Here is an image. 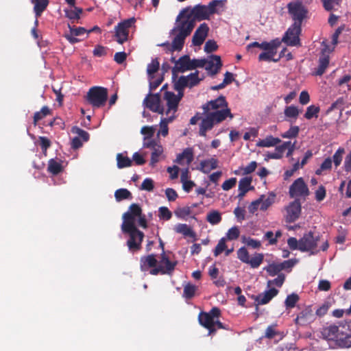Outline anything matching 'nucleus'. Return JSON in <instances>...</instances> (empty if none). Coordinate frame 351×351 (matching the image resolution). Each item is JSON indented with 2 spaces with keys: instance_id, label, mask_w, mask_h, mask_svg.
I'll return each instance as SVG.
<instances>
[{
  "instance_id": "obj_1",
  "label": "nucleus",
  "mask_w": 351,
  "mask_h": 351,
  "mask_svg": "<svg viewBox=\"0 0 351 351\" xmlns=\"http://www.w3.org/2000/svg\"><path fill=\"white\" fill-rule=\"evenodd\" d=\"M195 26L193 19L182 10L176 19L173 27L169 32L172 38L171 44L164 43L171 51H180L182 49L186 38L191 34Z\"/></svg>"
},
{
  "instance_id": "obj_2",
  "label": "nucleus",
  "mask_w": 351,
  "mask_h": 351,
  "mask_svg": "<svg viewBox=\"0 0 351 351\" xmlns=\"http://www.w3.org/2000/svg\"><path fill=\"white\" fill-rule=\"evenodd\" d=\"M319 236H313L312 232L304 234L303 237L297 240L295 237H290L287 240V244L292 250H299L301 252H310L311 254H315L317 250Z\"/></svg>"
},
{
  "instance_id": "obj_3",
  "label": "nucleus",
  "mask_w": 351,
  "mask_h": 351,
  "mask_svg": "<svg viewBox=\"0 0 351 351\" xmlns=\"http://www.w3.org/2000/svg\"><path fill=\"white\" fill-rule=\"evenodd\" d=\"M178 94L176 95L173 92L165 91L163 95V101L165 102L164 106V114L167 117L176 115L178 109V105L182 98L184 97L182 90H176Z\"/></svg>"
},
{
  "instance_id": "obj_4",
  "label": "nucleus",
  "mask_w": 351,
  "mask_h": 351,
  "mask_svg": "<svg viewBox=\"0 0 351 351\" xmlns=\"http://www.w3.org/2000/svg\"><path fill=\"white\" fill-rule=\"evenodd\" d=\"M205 77L204 74L199 75L198 71H195L194 73H191L188 75H182L178 77L173 82V88L176 90H182L186 87L190 88L197 86L199 83L202 81Z\"/></svg>"
},
{
  "instance_id": "obj_5",
  "label": "nucleus",
  "mask_w": 351,
  "mask_h": 351,
  "mask_svg": "<svg viewBox=\"0 0 351 351\" xmlns=\"http://www.w3.org/2000/svg\"><path fill=\"white\" fill-rule=\"evenodd\" d=\"M107 97V89L100 86H94L90 88L86 96L88 102L95 108L104 106Z\"/></svg>"
},
{
  "instance_id": "obj_6",
  "label": "nucleus",
  "mask_w": 351,
  "mask_h": 351,
  "mask_svg": "<svg viewBox=\"0 0 351 351\" xmlns=\"http://www.w3.org/2000/svg\"><path fill=\"white\" fill-rule=\"evenodd\" d=\"M142 214L141 207L136 204H132L129 210L123 215L121 230H125L132 228H136V220Z\"/></svg>"
},
{
  "instance_id": "obj_7",
  "label": "nucleus",
  "mask_w": 351,
  "mask_h": 351,
  "mask_svg": "<svg viewBox=\"0 0 351 351\" xmlns=\"http://www.w3.org/2000/svg\"><path fill=\"white\" fill-rule=\"evenodd\" d=\"M220 315V310L217 308H213L210 312H202L199 315V322L204 328L208 330V335H211L215 332V329L213 328L214 321L217 319Z\"/></svg>"
},
{
  "instance_id": "obj_8",
  "label": "nucleus",
  "mask_w": 351,
  "mask_h": 351,
  "mask_svg": "<svg viewBox=\"0 0 351 351\" xmlns=\"http://www.w3.org/2000/svg\"><path fill=\"white\" fill-rule=\"evenodd\" d=\"M280 45L281 41L279 38L271 40L269 45H265L263 51L258 56V60L277 62L280 58H275V56Z\"/></svg>"
},
{
  "instance_id": "obj_9",
  "label": "nucleus",
  "mask_w": 351,
  "mask_h": 351,
  "mask_svg": "<svg viewBox=\"0 0 351 351\" xmlns=\"http://www.w3.org/2000/svg\"><path fill=\"white\" fill-rule=\"evenodd\" d=\"M136 19L131 17L119 23L114 27L115 37L119 44H123L128 39L129 29L134 25Z\"/></svg>"
},
{
  "instance_id": "obj_10",
  "label": "nucleus",
  "mask_w": 351,
  "mask_h": 351,
  "mask_svg": "<svg viewBox=\"0 0 351 351\" xmlns=\"http://www.w3.org/2000/svg\"><path fill=\"white\" fill-rule=\"evenodd\" d=\"M122 231L124 233H128L130 236V238L127 241V245L129 250L132 252L139 250L144 237V234L136 228L126 229L125 230Z\"/></svg>"
},
{
  "instance_id": "obj_11",
  "label": "nucleus",
  "mask_w": 351,
  "mask_h": 351,
  "mask_svg": "<svg viewBox=\"0 0 351 351\" xmlns=\"http://www.w3.org/2000/svg\"><path fill=\"white\" fill-rule=\"evenodd\" d=\"M143 147L148 148L152 150L151 159L149 165L152 167L156 166V165L160 160L162 158H164V148L160 142L156 141H149L143 143Z\"/></svg>"
},
{
  "instance_id": "obj_12",
  "label": "nucleus",
  "mask_w": 351,
  "mask_h": 351,
  "mask_svg": "<svg viewBox=\"0 0 351 351\" xmlns=\"http://www.w3.org/2000/svg\"><path fill=\"white\" fill-rule=\"evenodd\" d=\"M301 33V25L298 23H293L288 28L283 38L280 40L281 43L284 42L288 46H299L300 45L299 36Z\"/></svg>"
},
{
  "instance_id": "obj_13",
  "label": "nucleus",
  "mask_w": 351,
  "mask_h": 351,
  "mask_svg": "<svg viewBox=\"0 0 351 351\" xmlns=\"http://www.w3.org/2000/svg\"><path fill=\"white\" fill-rule=\"evenodd\" d=\"M289 13L294 21L301 25L302 21L307 17L308 10L300 2H291L288 4Z\"/></svg>"
},
{
  "instance_id": "obj_14",
  "label": "nucleus",
  "mask_w": 351,
  "mask_h": 351,
  "mask_svg": "<svg viewBox=\"0 0 351 351\" xmlns=\"http://www.w3.org/2000/svg\"><path fill=\"white\" fill-rule=\"evenodd\" d=\"M289 194L291 197L298 199V197L305 198L309 195V190L302 178L296 179L289 186Z\"/></svg>"
},
{
  "instance_id": "obj_15",
  "label": "nucleus",
  "mask_w": 351,
  "mask_h": 351,
  "mask_svg": "<svg viewBox=\"0 0 351 351\" xmlns=\"http://www.w3.org/2000/svg\"><path fill=\"white\" fill-rule=\"evenodd\" d=\"M182 10L183 11H185L186 14H187L193 19L195 24L196 23L197 20L202 21L208 19L210 18L206 5L198 4L194 6L193 8L191 7H187Z\"/></svg>"
},
{
  "instance_id": "obj_16",
  "label": "nucleus",
  "mask_w": 351,
  "mask_h": 351,
  "mask_svg": "<svg viewBox=\"0 0 351 351\" xmlns=\"http://www.w3.org/2000/svg\"><path fill=\"white\" fill-rule=\"evenodd\" d=\"M143 104L154 112L161 114H164V106L160 104V95L159 93L152 94L149 92L144 99Z\"/></svg>"
},
{
  "instance_id": "obj_17",
  "label": "nucleus",
  "mask_w": 351,
  "mask_h": 351,
  "mask_svg": "<svg viewBox=\"0 0 351 351\" xmlns=\"http://www.w3.org/2000/svg\"><path fill=\"white\" fill-rule=\"evenodd\" d=\"M285 218L287 222L293 223L300 217L301 213V203L298 199L290 202L285 208Z\"/></svg>"
},
{
  "instance_id": "obj_18",
  "label": "nucleus",
  "mask_w": 351,
  "mask_h": 351,
  "mask_svg": "<svg viewBox=\"0 0 351 351\" xmlns=\"http://www.w3.org/2000/svg\"><path fill=\"white\" fill-rule=\"evenodd\" d=\"M202 60L205 61L203 68L206 70L208 75L212 76L216 75L222 66L221 58L219 56L211 55Z\"/></svg>"
},
{
  "instance_id": "obj_19",
  "label": "nucleus",
  "mask_w": 351,
  "mask_h": 351,
  "mask_svg": "<svg viewBox=\"0 0 351 351\" xmlns=\"http://www.w3.org/2000/svg\"><path fill=\"white\" fill-rule=\"evenodd\" d=\"M189 56L187 55L180 57L177 61H175V65L172 68L173 82L177 80L178 73H184L189 71Z\"/></svg>"
},
{
  "instance_id": "obj_20",
  "label": "nucleus",
  "mask_w": 351,
  "mask_h": 351,
  "mask_svg": "<svg viewBox=\"0 0 351 351\" xmlns=\"http://www.w3.org/2000/svg\"><path fill=\"white\" fill-rule=\"evenodd\" d=\"M208 31L209 27L208 25L205 23H202L195 30L193 36L192 44L194 46H200L204 42Z\"/></svg>"
},
{
  "instance_id": "obj_21",
  "label": "nucleus",
  "mask_w": 351,
  "mask_h": 351,
  "mask_svg": "<svg viewBox=\"0 0 351 351\" xmlns=\"http://www.w3.org/2000/svg\"><path fill=\"white\" fill-rule=\"evenodd\" d=\"M315 316L310 306L302 311L295 319V323L300 326H306L313 322Z\"/></svg>"
},
{
  "instance_id": "obj_22",
  "label": "nucleus",
  "mask_w": 351,
  "mask_h": 351,
  "mask_svg": "<svg viewBox=\"0 0 351 351\" xmlns=\"http://www.w3.org/2000/svg\"><path fill=\"white\" fill-rule=\"evenodd\" d=\"M225 108H228V104L223 96H219L217 99L207 102L202 106L204 112H208V111H214L217 110V109Z\"/></svg>"
},
{
  "instance_id": "obj_23",
  "label": "nucleus",
  "mask_w": 351,
  "mask_h": 351,
  "mask_svg": "<svg viewBox=\"0 0 351 351\" xmlns=\"http://www.w3.org/2000/svg\"><path fill=\"white\" fill-rule=\"evenodd\" d=\"M204 114H208V115L213 119V121L215 123H219L222 121L225 120L228 117L230 119L233 118L232 114L230 112V110L228 108L217 109V110L214 111H208V112H204Z\"/></svg>"
},
{
  "instance_id": "obj_24",
  "label": "nucleus",
  "mask_w": 351,
  "mask_h": 351,
  "mask_svg": "<svg viewBox=\"0 0 351 351\" xmlns=\"http://www.w3.org/2000/svg\"><path fill=\"white\" fill-rule=\"evenodd\" d=\"M193 149L191 147H187L182 153L177 155L174 162L180 165L189 166L193 160Z\"/></svg>"
},
{
  "instance_id": "obj_25",
  "label": "nucleus",
  "mask_w": 351,
  "mask_h": 351,
  "mask_svg": "<svg viewBox=\"0 0 351 351\" xmlns=\"http://www.w3.org/2000/svg\"><path fill=\"white\" fill-rule=\"evenodd\" d=\"M322 45H324V47L322 49V55L319 59V65L315 72V75L319 76H321L325 72L329 64V56L328 55H325L324 53L327 51H330V49H328V46L325 44L324 42L322 43Z\"/></svg>"
},
{
  "instance_id": "obj_26",
  "label": "nucleus",
  "mask_w": 351,
  "mask_h": 351,
  "mask_svg": "<svg viewBox=\"0 0 351 351\" xmlns=\"http://www.w3.org/2000/svg\"><path fill=\"white\" fill-rule=\"evenodd\" d=\"M278 293L275 288L269 289L263 293L258 295L255 298V302L257 305H263L267 304Z\"/></svg>"
},
{
  "instance_id": "obj_27",
  "label": "nucleus",
  "mask_w": 351,
  "mask_h": 351,
  "mask_svg": "<svg viewBox=\"0 0 351 351\" xmlns=\"http://www.w3.org/2000/svg\"><path fill=\"white\" fill-rule=\"evenodd\" d=\"M158 265L163 269V274H171L177 265V262L171 261L163 251L161 254Z\"/></svg>"
},
{
  "instance_id": "obj_28",
  "label": "nucleus",
  "mask_w": 351,
  "mask_h": 351,
  "mask_svg": "<svg viewBox=\"0 0 351 351\" xmlns=\"http://www.w3.org/2000/svg\"><path fill=\"white\" fill-rule=\"evenodd\" d=\"M218 167V160L216 158H211L202 160L197 169L204 173H208L211 170L217 169Z\"/></svg>"
},
{
  "instance_id": "obj_29",
  "label": "nucleus",
  "mask_w": 351,
  "mask_h": 351,
  "mask_svg": "<svg viewBox=\"0 0 351 351\" xmlns=\"http://www.w3.org/2000/svg\"><path fill=\"white\" fill-rule=\"evenodd\" d=\"M32 3L34 5V12L35 13V16L36 19L35 21V25H38V19L42 13L45 11L49 4V0H30Z\"/></svg>"
},
{
  "instance_id": "obj_30",
  "label": "nucleus",
  "mask_w": 351,
  "mask_h": 351,
  "mask_svg": "<svg viewBox=\"0 0 351 351\" xmlns=\"http://www.w3.org/2000/svg\"><path fill=\"white\" fill-rule=\"evenodd\" d=\"M276 195L273 192L269 193L267 195H262L258 198L260 201L261 210H266L271 206L275 202Z\"/></svg>"
},
{
  "instance_id": "obj_31",
  "label": "nucleus",
  "mask_w": 351,
  "mask_h": 351,
  "mask_svg": "<svg viewBox=\"0 0 351 351\" xmlns=\"http://www.w3.org/2000/svg\"><path fill=\"white\" fill-rule=\"evenodd\" d=\"M176 115H171V117H162L160 121V130L158 132L157 135H162V136H166L169 132L168 125L171 123L175 119Z\"/></svg>"
},
{
  "instance_id": "obj_32",
  "label": "nucleus",
  "mask_w": 351,
  "mask_h": 351,
  "mask_svg": "<svg viewBox=\"0 0 351 351\" xmlns=\"http://www.w3.org/2000/svg\"><path fill=\"white\" fill-rule=\"evenodd\" d=\"M157 260L154 254H149L141 258V269L143 271H147L150 267L156 265Z\"/></svg>"
},
{
  "instance_id": "obj_33",
  "label": "nucleus",
  "mask_w": 351,
  "mask_h": 351,
  "mask_svg": "<svg viewBox=\"0 0 351 351\" xmlns=\"http://www.w3.org/2000/svg\"><path fill=\"white\" fill-rule=\"evenodd\" d=\"M206 117L204 118L201 122V124L199 125V135L202 136H206V132L208 130H211L213 128V125L215 124V123L213 121V119H212L208 114H205Z\"/></svg>"
},
{
  "instance_id": "obj_34",
  "label": "nucleus",
  "mask_w": 351,
  "mask_h": 351,
  "mask_svg": "<svg viewBox=\"0 0 351 351\" xmlns=\"http://www.w3.org/2000/svg\"><path fill=\"white\" fill-rule=\"evenodd\" d=\"M341 326L339 325H330L324 329L323 334L329 339L337 338L341 335Z\"/></svg>"
},
{
  "instance_id": "obj_35",
  "label": "nucleus",
  "mask_w": 351,
  "mask_h": 351,
  "mask_svg": "<svg viewBox=\"0 0 351 351\" xmlns=\"http://www.w3.org/2000/svg\"><path fill=\"white\" fill-rule=\"evenodd\" d=\"M281 142V140L278 138L274 137L273 136H267L264 139L260 140L256 145L261 147H270L278 145Z\"/></svg>"
},
{
  "instance_id": "obj_36",
  "label": "nucleus",
  "mask_w": 351,
  "mask_h": 351,
  "mask_svg": "<svg viewBox=\"0 0 351 351\" xmlns=\"http://www.w3.org/2000/svg\"><path fill=\"white\" fill-rule=\"evenodd\" d=\"M117 161L119 169L130 167L132 164V160L124 153H120L117 155Z\"/></svg>"
},
{
  "instance_id": "obj_37",
  "label": "nucleus",
  "mask_w": 351,
  "mask_h": 351,
  "mask_svg": "<svg viewBox=\"0 0 351 351\" xmlns=\"http://www.w3.org/2000/svg\"><path fill=\"white\" fill-rule=\"evenodd\" d=\"M252 179L250 178H241L239 183V197H242L249 191Z\"/></svg>"
},
{
  "instance_id": "obj_38",
  "label": "nucleus",
  "mask_w": 351,
  "mask_h": 351,
  "mask_svg": "<svg viewBox=\"0 0 351 351\" xmlns=\"http://www.w3.org/2000/svg\"><path fill=\"white\" fill-rule=\"evenodd\" d=\"M175 230L180 234H183L185 237H195V232L193 231L191 227L185 223H179L175 227Z\"/></svg>"
},
{
  "instance_id": "obj_39",
  "label": "nucleus",
  "mask_w": 351,
  "mask_h": 351,
  "mask_svg": "<svg viewBox=\"0 0 351 351\" xmlns=\"http://www.w3.org/2000/svg\"><path fill=\"white\" fill-rule=\"evenodd\" d=\"M62 167L60 161L55 159H50L48 162L47 170L49 173L56 175L62 171Z\"/></svg>"
},
{
  "instance_id": "obj_40",
  "label": "nucleus",
  "mask_w": 351,
  "mask_h": 351,
  "mask_svg": "<svg viewBox=\"0 0 351 351\" xmlns=\"http://www.w3.org/2000/svg\"><path fill=\"white\" fill-rule=\"evenodd\" d=\"M223 5V3L221 0H213L210 1L208 5H206L210 16L215 13H218L219 8H221Z\"/></svg>"
},
{
  "instance_id": "obj_41",
  "label": "nucleus",
  "mask_w": 351,
  "mask_h": 351,
  "mask_svg": "<svg viewBox=\"0 0 351 351\" xmlns=\"http://www.w3.org/2000/svg\"><path fill=\"white\" fill-rule=\"evenodd\" d=\"M264 256L263 254L256 253L252 256L250 258L246 263L250 265L252 268H258L263 261Z\"/></svg>"
},
{
  "instance_id": "obj_42",
  "label": "nucleus",
  "mask_w": 351,
  "mask_h": 351,
  "mask_svg": "<svg viewBox=\"0 0 351 351\" xmlns=\"http://www.w3.org/2000/svg\"><path fill=\"white\" fill-rule=\"evenodd\" d=\"M156 127V126H143L141 128V133L145 136L143 138V143L149 141H154L152 138L155 132Z\"/></svg>"
},
{
  "instance_id": "obj_43",
  "label": "nucleus",
  "mask_w": 351,
  "mask_h": 351,
  "mask_svg": "<svg viewBox=\"0 0 351 351\" xmlns=\"http://www.w3.org/2000/svg\"><path fill=\"white\" fill-rule=\"evenodd\" d=\"M66 16L70 19L76 20L80 19V15L82 12V9L73 6L69 9L64 10Z\"/></svg>"
},
{
  "instance_id": "obj_44",
  "label": "nucleus",
  "mask_w": 351,
  "mask_h": 351,
  "mask_svg": "<svg viewBox=\"0 0 351 351\" xmlns=\"http://www.w3.org/2000/svg\"><path fill=\"white\" fill-rule=\"evenodd\" d=\"M197 289V287L191 284L188 283L184 287V291H183V297L186 299H191L192 298Z\"/></svg>"
},
{
  "instance_id": "obj_45",
  "label": "nucleus",
  "mask_w": 351,
  "mask_h": 351,
  "mask_svg": "<svg viewBox=\"0 0 351 351\" xmlns=\"http://www.w3.org/2000/svg\"><path fill=\"white\" fill-rule=\"evenodd\" d=\"M207 221L212 225H217L221 221V215L217 210H213L208 213Z\"/></svg>"
},
{
  "instance_id": "obj_46",
  "label": "nucleus",
  "mask_w": 351,
  "mask_h": 351,
  "mask_svg": "<svg viewBox=\"0 0 351 351\" xmlns=\"http://www.w3.org/2000/svg\"><path fill=\"white\" fill-rule=\"evenodd\" d=\"M265 269L269 276H275L283 270V267L280 263H272L269 265Z\"/></svg>"
},
{
  "instance_id": "obj_47",
  "label": "nucleus",
  "mask_w": 351,
  "mask_h": 351,
  "mask_svg": "<svg viewBox=\"0 0 351 351\" xmlns=\"http://www.w3.org/2000/svg\"><path fill=\"white\" fill-rule=\"evenodd\" d=\"M339 326L341 327V335L351 337V320L339 322Z\"/></svg>"
},
{
  "instance_id": "obj_48",
  "label": "nucleus",
  "mask_w": 351,
  "mask_h": 351,
  "mask_svg": "<svg viewBox=\"0 0 351 351\" xmlns=\"http://www.w3.org/2000/svg\"><path fill=\"white\" fill-rule=\"evenodd\" d=\"M299 300V296L296 293H291L290 295H288L285 301V305L287 308H293L298 301Z\"/></svg>"
},
{
  "instance_id": "obj_49",
  "label": "nucleus",
  "mask_w": 351,
  "mask_h": 351,
  "mask_svg": "<svg viewBox=\"0 0 351 351\" xmlns=\"http://www.w3.org/2000/svg\"><path fill=\"white\" fill-rule=\"evenodd\" d=\"M319 112V107L314 105L309 106L306 108V111L304 114V117L306 119H311L313 117L317 118Z\"/></svg>"
},
{
  "instance_id": "obj_50",
  "label": "nucleus",
  "mask_w": 351,
  "mask_h": 351,
  "mask_svg": "<svg viewBox=\"0 0 351 351\" xmlns=\"http://www.w3.org/2000/svg\"><path fill=\"white\" fill-rule=\"evenodd\" d=\"M345 153V149L343 147H339L332 156V162H333L335 166L337 167L340 165L342 161L343 155Z\"/></svg>"
},
{
  "instance_id": "obj_51",
  "label": "nucleus",
  "mask_w": 351,
  "mask_h": 351,
  "mask_svg": "<svg viewBox=\"0 0 351 351\" xmlns=\"http://www.w3.org/2000/svg\"><path fill=\"white\" fill-rule=\"evenodd\" d=\"M285 151L280 145L276 147L274 152H268L266 158L268 159H280L283 156Z\"/></svg>"
},
{
  "instance_id": "obj_52",
  "label": "nucleus",
  "mask_w": 351,
  "mask_h": 351,
  "mask_svg": "<svg viewBox=\"0 0 351 351\" xmlns=\"http://www.w3.org/2000/svg\"><path fill=\"white\" fill-rule=\"evenodd\" d=\"M159 69V62L157 59L152 60L151 63L147 65V73L149 77H153L154 74Z\"/></svg>"
},
{
  "instance_id": "obj_53",
  "label": "nucleus",
  "mask_w": 351,
  "mask_h": 351,
  "mask_svg": "<svg viewBox=\"0 0 351 351\" xmlns=\"http://www.w3.org/2000/svg\"><path fill=\"white\" fill-rule=\"evenodd\" d=\"M299 131L298 126H291L287 132L282 133L281 136L284 138H295L298 135Z\"/></svg>"
},
{
  "instance_id": "obj_54",
  "label": "nucleus",
  "mask_w": 351,
  "mask_h": 351,
  "mask_svg": "<svg viewBox=\"0 0 351 351\" xmlns=\"http://www.w3.org/2000/svg\"><path fill=\"white\" fill-rule=\"evenodd\" d=\"M131 196V193L126 189H119L114 193V197L117 201L128 199Z\"/></svg>"
},
{
  "instance_id": "obj_55",
  "label": "nucleus",
  "mask_w": 351,
  "mask_h": 351,
  "mask_svg": "<svg viewBox=\"0 0 351 351\" xmlns=\"http://www.w3.org/2000/svg\"><path fill=\"white\" fill-rule=\"evenodd\" d=\"M71 132L74 134H77V137L82 138L84 142H86L89 139V134L85 130L77 127L74 126L71 129Z\"/></svg>"
},
{
  "instance_id": "obj_56",
  "label": "nucleus",
  "mask_w": 351,
  "mask_h": 351,
  "mask_svg": "<svg viewBox=\"0 0 351 351\" xmlns=\"http://www.w3.org/2000/svg\"><path fill=\"white\" fill-rule=\"evenodd\" d=\"M299 114V110L294 106H289L285 109V115L287 117L296 119Z\"/></svg>"
},
{
  "instance_id": "obj_57",
  "label": "nucleus",
  "mask_w": 351,
  "mask_h": 351,
  "mask_svg": "<svg viewBox=\"0 0 351 351\" xmlns=\"http://www.w3.org/2000/svg\"><path fill=\"white\" fill-rule=\"evenodd\" d=\"M332 167V159L330 158H326L321 164L320 167L315 171L317 175H321L323 171L329 170Z\"/></svg>"
},
{
  "instance_id": "obj_58",
  "label": "nucleus",
  "mask_w": 351,
  "mask_h": 351,
  "mask_svg": "<svg viewBox=\"0 0 351 351\" xmlns=\"http://www.w3.org/2000/svg\"><path fill=\"white\" fill-rule=\"evenodd\" d=\"M159 214L158 216L160 219L168 221L172 217L171 212L168 209V208L165 206H161L158 210Z\"/></svg>"
},
{
  "instance_id": "obj_59",
  "label": "nucleus",
  "mask_w": 351,
  "mask_h": 351,
  "mask_svg": "<svg viewBox=\"0 0 351 351\" xmlns=\"http://www.w3.org/2000/svg\"><path fill=\"white\" fill-rule=\"evenodd\" d=\"M345 101L343 97L338 98L335 101H334L330 106L327 110V113H329L335 109L341 110L343 107Z\"/></svg>"
},
{
  "instance_id": "obj_60",
  "label": "nucleus",
  "mask_w": 351,
  "mask_h": 351,
  "mask_svg": "<svg viewBox=\"0 0 351 351\" xmlns=\"http://www.w3.org/2000/svg\"><path fill=\"white\" fill-rule=\"evenodd\" d=\"M237 257L243 263H246L250 258L249 253L245 247H240L237 251Z\"/></svg>"
},
{
  "instance_id": "obj_61",
  "label": "nucleus",
  "mask_w": 351,
  "mask_h": 351,
  "mask_svg": "<svg viewBox=\"0 0 351 351\" xmlns=\"http://www.w3.org/2000/svg\"><path fill=\"white\" fill-rule=\"evenodd\" d=\"M243 242L245 243L247 246L251 247L253 249L259 248L261 245V243L259 241L252 239L250 237H243Z\"/></svg>"
},
{
  "instance_id": "obj_62",
  "label": "nucleus",
  "mask_w": 351,
  "mask_h": 351,
  "mask_svg": "<svg viewBox=\"0 0 351 351\" xmlns=\"http://www.w3.org/2000/svg\"><path fill=\"white\" fill-rule=\"evenodd\" d=\"M205 61L202 59H193L189 58V71L195 69L197 68H203Z\"/></svg>"
},
{
  "instance_id": "obj_63",
  "label": "nucleus",
  "mask_w": 351,
  "mask_h": 351,
  "mask_svg": "<svg viewBox=\"0 0 351 351\" xmlns=\"http://www.w3.org/2000/svg\"><path fill=\"white\" fill-rule=\"evenodd\" d=\"M154 188V181L152 178H145L141 184V189L152 191Z\"/></svg>"
},
{
  "instance_id": "obj_64",
  "label": "nucleus",
  "mask_w": 351,
  "mask_h": 351,
  "mask_svg": "<svg viewBox=\"0 0 351 351\" xmlns=\"http://www.w3.org/2000/svg\"><path fill=\"white\" fill-rule=\"evenodd\" d=\"M240 231L238 227L234 226L228 230L226 237L229 240H235L239 237Z\"/></svg>"
}]
</instances>
